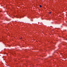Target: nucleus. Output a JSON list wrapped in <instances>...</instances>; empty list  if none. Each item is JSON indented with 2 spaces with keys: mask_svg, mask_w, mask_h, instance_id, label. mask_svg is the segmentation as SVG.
Segmentation results:
<instances>
[{
  "mask_svg": "<svg viewBox=\"0 0 67 67\" xmlns=\"http://www.w3.org/2000/svg\"><path fill=\"white\" fill-rule=\"evenodd\" d=\"M39 6L40 7V8H42V5H39Z\"/></svg>",
  "mask_w": 67,
  "mask_h": 67,
  "instance_id": "nucleus-1",
  "label": "nucleus"
},
{
  "mask_svg": "<svg viewBox=\"0 0 67 67\" xmlns=\"http://www.w3.org/2000/svg\"><path fill=\"white\" fill-rule=\"evenodd\" d=\"M51 12H50L49 13V14H51Z\"/></svg>",
  "mask_w": 67,
  "mask_h": 67,
  "instance_id": "nucleus-2",
  "label": "nucleus"
},
{
  "mask_svg": "<svg viewBox=\"0 0 67 67\" xmlns=\"http://www.w3.org/2000/svg\"><path fill=\"white\" fill-rule=\"evenodd\" d=\"M22 38H21V39H22Z\"/></svg>",
  "mask_w": 67,
  "mask_h": 67,
  "instance_id": "nucleus-3",
  "label": "nucleus"
}]
</instances>
